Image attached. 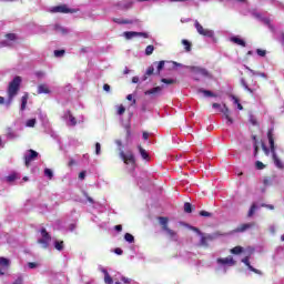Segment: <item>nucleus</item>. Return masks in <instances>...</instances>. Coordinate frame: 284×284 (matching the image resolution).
I'll list each match as a JSON object with an SVG mask.
<instances>
[{"label": "nucleus", "instance_id": "cd10ccee", "mask_svg": "<svg viewBox=\"0 0 284 284\" xmlns=\"http://www.w3.org/2000/svg\"><path fill=\"white\" fill-rule=\"evenodd\" d=\"M53 245L58 250V252H62V250H63V241L55 240Z\"/></svg>", "mask_w": 284, "mask_h": 284}, {"label": "nucleus", "instance_id": "412c9836", "mask_svg": "<svg viewBox=\"0 0 284 284\" xmlns=\"http://www.w3.org/2000/svg\"><path fill=\"white\" fill-rule=\"evenodd\" d=\"M201 240H200V245L202 247H207V241H210L212 239V236H204L203 233L202 235H200Z\"/></svg>", "mask_w": 284, "mask_h": 284}, {"label": "nucleus", "instance_id": "9b49d317", "mask_svg": "<svg viewBox=\"0 0 284 284\" xmlns=\"http://www.w3.org/2000/svg\"><path fill=\"white\" fill-rule=\"evenodd\" d=\"M51 12H59L61 14H74V12H77V9H70L68 8L67 4H61V6H57V7H53L51 9Z\"/></svg>", "mask_w": 284, "mask_h": 284}, {"label": "nucleus", "instance_id": "393cba45", "mask_svg": "<svg viewBox=\"0 0 284 284\" xmlns=\"http://www.w3.org/2000/svg\"><path fill=\"white\" fill-rule=\"evenodd\" d=\"M241 85L246 90V92H250V94H254V90L247 85V82L242 78L241 79Z\"/></svg>", "mask_w": 284, "mask_h": 284}, {"label": "nucleus", "instance_id": "dca6fc26", "mask_svg": "<svg viewBox=\"0 0 284 284\" xmlns=\"http://www.w3.org/2000/svg\"><path fill=\"white\" fill-rule=\"evenodd\" d=\"M252 227H254V223L241 224L233 232H235V233L247 232V230H252Z\"/></svg>", "mask_w": 284, "mask_h": 284}, {"label": "nucleus", "instance_id": "49530a36", "mask_svg": "<svg viewBox=\"0 0 284 284\" xmlns=\"http://www.w3.org/2000/svg\"><path fill=\"white\" fill-rule=\"evenodd\" d=\"M118 114L121 116L122 114H125V106H123V105H120L119 108H118Z\"/></svg>", "mask_w": 284, "mask_h": 284}, {"label": "nucleus", "instance_id": "09e8293b", "mask_svg": "<svg viewBox=\"0 0 284 284\" xmlns=\"http://www.w3.org/2000/svg\"><path fill=\"white\" fill-rule=\"evenodd\" d=\"M256 54H258V57H265V54H267V51L262 50V49H257Z\"/></svg>", "mask_w": 284, "mask_h": 284}, {"label": "nucleus", "instance_id": "aec40b11", "mask_svg": "<svg viewBox=\"0 0 284 284\" xmlns=\"http://www.w3.org/2000/svg\"><path fill=\"white\" fill-rule=\"evenodd\" d=\"M231 41H232V43H235L236 45H241L242 48H245V45H246L245 40H243L239 37H232Z\"/></svg>", "mask_w": 284, "mask_h": 284}, {"label": "nucleus", "instance_id": "72a5a7b5", "mask_svg": "<svg viewBox=\"0 0 284 284\" xmlns=\"http://www.w3.org/2000/svg\"><path fill=\"white\" fill-rule=\"evenodd\" d=\"M124 241H126V243H134V236L130 233H125Z\"/></svg>", "mask_w": 284, "mask_h": 284}, {"label": "nucleus", "instance_id": "4468645a", "mask_svg": "<svg viewBox=\"0 0 284 284\" xmlns=\"http://www.w3.org/2000/svg\"><path fill=\"white\" fill-rule=\"evenodd\" d=\"M53 30L58 33V34H62V37H65L68 34H70V29L61 26V24H55L53 26Z\"/></svg>", "mask_w": 284, "mask_h": 284}, {"label": "nucleus", "instance_id": "603ef678", "mask_svg": "<svg viewBox=\"0 0 284 284\" xmlns=\"http://www.w3.org/2000/svg\"><path fill=\"white\" fill-rule=\"evenodd\" d=\"M36 75L38 77V79H43L45 77V72L38 71V72H36Z\"/></svg>", "mask_w": 284, "mask_h": 284}, {"label": "nucleus", "instance_id": "0eeeda50", "mask_svg": "<svg viewBox=\"0 0 284 284\" xmlns=\"http://www.w3.org/2000/svg\"><path fill=\"white\" fill-rule=\"evenodd\" d=\"M41 237L38 239L39 245L43 247V250H48L50 246V241H52V237L50 236V233L45 231V229H41L40 231Z\"/></svg>", "mask_w": 284, "mask_h": 284}, {"label": "nucleus", "instance_id": "c9c22d12", "mask_svg": "<svg viewBox=\"0 0 284 284\" xmlns=\"http://www.w3.org/2000/svg\"><path fill=\"white\" fill-rule=\"evenodd\" d=\"M104 283L105 284H114V280L112 278V276H110V273L104 275Z\"/></svg>", "mask_w": 284, "mask_h": 284}, {"label": "nucleus", "instance_id": "de8ad7c7", "mask_svg": "<svg viewBox=\"0 0 284 284\" xmlns=\"http://www.w3.org/2000/svg\"><path fill=\"white\" fill-rule=\"evenodd\" d=\"M7 39H8V41H14V40L17 39V34H14V33H8V34H7Z\"/></svg>", "mask_w": 284, "mask_h": 284}, {"label": "nucleus", "instance_id": "ddd939ff", "mask_svg": "<svg viewBox=\"0 0 284 284\" xmlns=\"http://www.w3.org/2000/svg\"><path fill=\"white\" fill-rule=\"evenodd\" d=\"M62 119L63 121H65L67 125H71V126L77 125V118H74V115H72L70 111H67L63 114Z\"/></svg>", "mask_w": 284, "mask_h": 284}, {"label": "nucleus", "instance_id": "4c0bfd02", "mask_svg": "<svg viewBox=\"0 0 284 284\" xmlns=\"http://www.w3.org/2000/svg\"><path fill=\"white\" fill-rule=\"evenodd\" d=\"M154 52V45L150 44L145 49L146 57H150Z\"/></svg>", "mask_w": 284, "mask_h": 284}, {"label": "nucleus", "instance_id": "c756f323", "mask_svg": "<svg viewBox=\"0 0 284 284\" xmlns=\"http://www.w3.org/2000/svg\"><path fill=\"white\" fill-rule=\"evenodd\" d=\"M28 105V94H24L21 99V108L20 110H26V106Z\"/></svg>", "mask_w": 284, "mask_h": 284}, {"label": "nucleus", "instance_id": "f8f14e48", "mask_svg": "<svg viewBox=\"0 0 284 284\" xmlns=\"http://www.w3.org/2000/svg\"><path fill=\"white\" fill-rule=\"evenodd\" d=\"M123 37L128 41H130L132 39H136V37H142L143 39H149L150 34H148V32L126 31L123 33Z\"/></svg>", "mask_w": 284, "mask_h": 284}, {"label": "nucleus", "instance_id": "338daca9", "mask_svg": "<svg viewBox=\"0 0 284 284\" xmlns=\"http://www.w3.org/2000/svg\"><path fill=\"white\" fill-rule=\"evenodd\" d=\"M131 6H132V2H126L122 4L123 8H130Z\"/></svg>", "mask_w": 284, "mask_h": 284}, {"label": "nucleus", "instance_id": "69168bd1", "mask_svg": "<svg viewBox=\"0 0 284 284\" xmlns=\"http://www.w3.org/2000/svg\"><path fill=\"white\" fill-rule=\"evenodd\" d=\"M123 230V226L122 225H115V231L116 232H121Z\"/></svg>", "mask_w": 284, "mask_h": 284}, {"label": "nucleus", "instance_id": "4be33fe9", "mask_svg": "<svg viewBox=\"0 0 284 284\" xmlns=\"http://www.w3.org/2000/svg\"><path fill=\"white\" fill-rule=\"evenodd\" d=\"M138 150L144 161H150V155L148 154V151H145V149H142V146L139 145Z\"/></svg>", "mask_w": 284, "mask_h": 284}, {"label": "nucleus", "instance_id": "a19ab883", "mask_svg": "<svg viewBox=\"0 0 284 284\" xmlns=\"http://www.w3.org/2000/svg\"><path fill=\"white\" fill-rule=\"evenodd\" d=\"M163 68H165V61H159L158 62V74L161 72V70H163Z\"/></svg>", "mask_w": 284, "mask_h": 284}, {"label": "nucleus", "instance_id": "2eb2a0df", "mask_svg": "<svg viewBox=\"0 0 284 284\" xmlns=\"http://www.w3.org/2000/svg\"><path fill=\"white\" fill-rule=\"evenodd\" d=\"M242 263H244V265H246V267L251 271L254 272V274H258L261 276V274H263V272H261L257 268H254V266L250 265V257H244L242 260Z\"/></svg>", "mask_w": 284, "mask_h": 284}, {"label": "nucleus", "instance_id": "9d476101", "mask_svg": "<svg viewBox=\"0 0 284 284\" xmlns=\"http://www.w3.org/2000/svg\"><path fill=\"white\" fill-rule=\"evenodd\" d=\"M37 156H39V152L30 149L24 153V165L27 168H30V163H32V161L37 160Z\"/></svg>", "mask_w": 284, "mask_h": 284}, {"label": "nucleus", "instance_id": "37998d69", "mask_svg": "<svg viewBox=\"0 0 284 284\" xmlns=\"http://www.w3.org/2000/svg\"><path fill=\"white\" fill-rule=\"evenodd\" d=\"M95 154L97 156H100L101 155V143H95Z\"/></svg>", "mask_w": 284, "mask_h": 284}, {"label": "nucleus", "instance_id": "f03ea898", "mask_svg": "<svg viewBox=\"0 0 284 284\" xmlns=\"http://www.w3.org/2000/svg\"><path fill=\"white\" fill-rule=\"evenodd\" d=\"M20 88H21V77L17 75L9 83L8 100L6 101L7 108H10V105H12V101H14V97H17V94H19V89Z\"/></svg>", "mask_w": 284, "mask_h": 284}, {"label": "nucleus", "instance_id": "5701e85b", "mask_svg": "<svg viewBox=\"0 0 284 284\" xmlns=\"http://www.w3.org/2000/svg\"><path fill=\"white\" fill-rule=\"evenodd\" d=\"M246 70H248V72H251V74H253V77H262V79H267V74H265L263 72L254 71V70L250 69V67H246Z\"/></svg>", "mask_w": 284, "mask_h": 284}, {"label": "nucleus", "instance_id": "680f3d73", "mask_svg": "<svg viewBox=\"0 0 284 284\" xmlns=\"http://www.w3.org/2000/svg\"><path fill=\"white\" fill-rule=\"evenodd\" d=\"M142 136H143L144 141H148V139H150V133L143 132Z\"/></svg>", "mask_w": 284, "mask_h": 284}, {"label": "nucleus", "instance_id": "e433bc0d", "mask_svg": "<svg viewBox=\"0 0 284 284\" xmlns=\"http://www.w3.org/2000/svg\"><path fill=\"white\" fill-rule=\"evenodd\" d=\"M44 176H48L50 180L54 176V172L51 169H44Z\"/></svg>", "mask_w": 284, "mask_h": 284}, {"label": "nucleus", "instance_id": "5fc2aeb1", "mask_svg": "<svg viewBox=\"0 0 284 284\" xmlns=\"http://www.w3.org/2000/svg\"><path fill=\"white\" fill-rule=\"evenodd\" d=\"M7 136H8V139H17V135L12 131H9Z\"/></svg>", "mask_w": 284, "mask_h": 284}, {"label": "nucleus", "instance_id": "b1692460", "mask_svg": "<svg viewBox=\"0 0 284 284\" xmlns=\"http://www.w3.org/2000/svg\"><path fill=\"white\" fill-rule=\"evenodd\" d=\"M0 267H3V270H8L10 267V260L6 257H0Z\"/></svg>", "mask_w": 284, "mask_h": 284}, {"label": "nucleus", "instance_id": "20e7f679", "mask_svg": "<svg viewBox=\"0 0 284 284\" xmlns=\"http://www.w3.org/2000/svg\"><path fill=\"white\" fill-rule=\"evenodd\" d=\"M159 223L162 226L164 234L168 236V239H170V241H175V242L179 241V233H176V231L168 226V223H169L168 217H159Z\"/></svg>", "mask_w": 284, "mask_h": 284}, {"label": "nucleus", "instance_id": "c85d7f7f", "mask_svg": "<svg viewBox=\"0 0 284 284\" xmlns=\"http://www.w3.org/2000/svg\"><path fill=\"white\" fill-rule=\"evenodd\" d=\"M256 210H258V206L256 205V203H253L252 206H251V209H250V211H248L247 216H248V217L254 216Z\"/></svg>", "mask_w": 284, "mask_h": 284}, {"label": "nucleus", "instance_id": "f257e3e1", "mask_svg": "<svg viewBox=\"0 0 284 284\" xmlns=\"http://www.w3.org/2000/svg\"><path fill=\"white\" fill-rule=\"evenodd\" d=\"M215 263H216V266H215L216 274H227V270L236 265V261L232 255H229L226 257H217Z\"/></svg>", "mask_w": 284, "mask_h": 284}, {"label": "nucleus", "instance_id": "6e6552de", "mask_svg": "<svg viewBox=\"0 0 284 284\" xmlns=\"http://www.w3.org/2000/svg\"><path fill=\"white\" fill-rule=\"evenodd\" d=\"M189 70L192 72L193 79L195 81H199V77H196L197 74H200L201 77H206L207 79L212 78V74H210L206 69L200 67H189Z\"/></svg>", "mask_w": 284, "mask_h": 284}, {"label": "nucleus", "instance_id": "7c9ffc66", "mask_svg": "<svg viewBox=\"0 0 284 284\" xmlns=\"http://www.w3.org/2000/svg\"><path fill=\"white\" fill-rule=\"evenodd\" d=\"M231 100L233 101L234 105L237 106V110H243V105L241 104L236 97L231 95Z\"/></svg>", "mask_w": 284, "mask_h": 284}, {"label": "nucleus", "instance_id": "052dcab7", "mask_svg": "<svg viewBox=\"0 0 284 284\" xmlns=\"http://www.w3.org/2000/svg\"><path fill=\"white\" fill-rule=\"evenodd\" d=\"M114 252L115 254H118V256H121V254H123V250L121 248H115Z\"/></svg>", "mask_w": 284, "mask_h": 284}, {"label": "nucleus", "instance_id": "e2e57ef3", "mask_svg": "<svg viewBox=\"0 0 284 284\" xmlns=\"http://www.w3.org/2000/svg\"><path fill=\"white\" fill-rule=\"evenodd\" d=\"M103 91L104 92H110V84H104L103 85Z\"/></svg>", "mask_w": 284, "mask_h": 284}, {"label": "nucleus", "instance_id": "bb28decb", "mask_svg": "<svg viewBox=\"0 0 284 284\" xmlns=\"http://www.w3.org/2000/svg\"><path fill=\"white\" fill-rule=\"evenodd\" d=\"M19 179V176H17V173H11L6 178L7 183H14V181Z\"/></svg>", "mask_w": 284, "mask_h": 284}, {"label": "nucleus", "instance_id": "a878e982", "mask_svg": "<svg viewBox=\"0 0 284 284\" xmlns=\"http://www.w3.org/2000/svg\"><path fill=\"white\" fill-rule=\"evenodd\" d=\"M182 45H184V49L186 52H192V43L190 41H187L186 39H183Z\"/></svg>", "mask_w": 284, "mask_h": 284}, {"label": "nucleus", "instance_id": "0e129e2a", "mask_svg": "<svg viewBox=\"0 0 284 284\" xmlns=\"http://www.w3.org/2000/svg\"><path fill=\"white\" fill-rule=\"evenodd\" d=\"M99 270H100V272H103L104 276H105L106 274H109V273H108V270L103 268V266H100Z\"/></svg>", "mask_w": 284, "mask_h": 284}, {"label": "nucleus", "instance_id": "8fccbe9b", "mask_svg": "<svg viewBox=\"0 0 284 284\" xmlns=\"http://www.w3.org/2000/svg\"><path fill=\"white\" fill-rule=\"evenodd\" d=\"M190 230H192L193 232H196L197 236H203V233L197 227L191 226Z\"/></svg>", "mask_w": 284, "mask_h": 284}, {"label": "nucleus", "instance_id": "c03bdc74", "mask_svg": "<svg viewBox=\"0 0 284 284\" xmlns=\"http://www.w3.org/2000/svg\"><path fill=\"white\" fill-rule=\"evenodd\" d=\"M64 54H65V50H55L54 51V57L60 58V57H63Z\"/></svg>", "mask_w": 284, "mask_h": 284}, {"label": "nucleus", "instance_id": "39448f33", "mask_svg": "<svg viewBox=\"0 0 284 284\" xmlns=\"http://www.w3.org/2000/svg\"><path fill=\"white\" fill-rule=\"evenodd\" d=\"M115 144L118 145V150L120 152V158L126 165H134V154L132 152H124L123 151V142L121 140H115Z\"/></svg>", "mask_w": 284, "mask_h": 284}, {"label": "nucleus", "instance_id": "ea45409f", "mask_svg": "<svg viewBox=\"0 0 284 284\" xmlns=\"http://www.w3.org/2000/svg\"><path fill=\"white\" fill-rule=\"evenodd\" d=\"M184 212H186V214L192 213V204L190 203H184Z\"/></svg>", "mask_w": 284, "mask_h": 284}, {"label": "nucleus", "instance_id": "6e6d98bb", "mask_svg": "<svg viewBox=\"0 0 284 284\" xmlns=\"http://www.w3.org/2000/svg\"><path fill=\"white\" fill-rule=\"evenodd\" d=\"M262 149H263V152L267 155H270V149H267V146H265V144H262Z\"/></svg>", "mask_w": 284, "mask_h": 284}, {"label": "nucleus", "instance_id": "a211bd4d", "mask_svg": "<svg viewBox=\"0 0 284 284\" xmlns=\"http://www.w3.org/2000/svg\"><path fill=\"white\" fill-rule=\"evenodd\" d=\"M113 280L115 281V284H121V282H119V280L122 281V283H124V284L132 283V280H130L123 275H119L118 277L115 276Z\"/></svg>", "mask_w": 284, "mask_h": 284}, {"label": "nucleus", "instance_id": "473e14b6", "mask_svg": "<svg viewBox=\"0 0 284 284\" xmlns=\"http://www.w3.org/2000/svg\"><path fill=\"white\" fill-rule=\"evenodd\" d=\"M197 92L204 94V97H214V93H212V91H207L204 89H199Z\"/></svg>", "mask_w": 284, "mask_h": 284}, {"label": "nucleus", "instance_id": "79ce46f5", "mask_svg": "<svg viewBox=\"0 0 284 284\" xmlns=\"http://www.w3.org/2000/svg\"><path fill=\"white\" fill-rule=\"evenodd\" d=\"M255 168L257 170H264L265 169V164H263V162H261V161H256L255 162Z\"/></svg>", "mask_w": 284, "mask_h": 284}, {"label": "nucleus", "instance_id": "13d9d810", "mask_svg": "<svg viewBox=\"0 0 284 284\" xmlns=\"http://www.w3.org/2000/svg\"><path fill=\"white\" fill-rule=\"evenodd\" d=\"M80 181H83L85 179V171H82L79 173Z\"/></svg>", "mask_w": 284, "mask_h": 284}, {"label": "nucleus", "instance_id": "bf43d9fd", "mask_svg": "<svg viewBox=\"0 0 284 284\" xmlns=\"http://www.w3.org/2000/svg\"><path fill=\"white\" fill-rule=\"evenodd\" d=\"M28 267H30V270H34V267H37V263H34V262H29V263H28Z\"/></svg>", "mask_w": 284, "mask_h": 284}, {"label": "nucleus", "instance_id": "6ab92c4d", "mask_svg": "<svg viewBox=\"0 0 284 284\" xmlns=\"http://www.w3.org/2000/svg\"><path fill=\"white\" fill-rule=\"evenodd\" d=\"M38 94H50V88L47 84L38 85Z\"/></svg>", "mask_w": 284, "mask_h": 284}, {"label": "nucleus", "instance_id": "3c124183", "mask_svg": "<svg viewBox=\"0 0 284 284\" xmlns=\"http://www.w3.org/2000/svg\"><path fill=\"white\" fill-rule=\"evenodd\" d=\"M152 74H154V67H149L146 70V75L150 77Z\"/></svg>", "mask_w": 284, "mask_h": 284}, {"label": "nucleus", "instance_id": "2f4dec72", "mask_svg": "<svg viewBox=\"0 0 284 284\" xmlns=\"http://www.w3.org/2000/svg\"><path fill=\"white\" fill-rule=\"evenodd\" d=\"M114 23H120V24H130V23H134L133 20H121L119 18L113 19Z\"/></svg>", "mask_w": 284, "mask_h": 284}, {"label": "nucleus", "instance_id": "a18cd8bd", "mask_svg": "<svg viewBox=\"0 0 284 284\" xmlns=\"http://www.w3.org/2000/svg\"><path fill=\"white\" fill-rule=\"evenodd\" d=\"M161 81H162V83H165L166 85H172V83H174V80H172V79L163 78Z\"/></svg>", "mask_w": 284, "mask_h": 284}, {"label": "nucleus", "instance_id": "f3484780", "mask_svg": "<svg viewBox=\"0 0 284 284\" xmlns=\"http://www.w3.org/2000/svg\"><path fill=\"white\" fill-rule=\"evenodd\" d=\"M163 90V87H155L153 89L146 90L144 94L146 97L153 95L156 97V94H161V91Z\"/></svg>", "mask_w": 284, "mask_h": 284}, {"label": "nucleus", "instance_id": "58836bf2", "mask_svg": "<svg viewBox=\"0 0 284 284\" xmlns=\"http://www.w3.org/2000/svg\"><path fill=\"white\" fill-rule=\"evenodd\" d=\"M241 252H243V247L241 246H235L231 248V254H241Z\"/></svg>", "mask_w": 284, "mask_h": 284}, {"label": "nucleus", "instance_id": "4d7b16f0", "mask_svg": "<svg viewBox=\"0 0 284 284\" xmlns=\"http://www.w3.org/2000/svg\"><path fill=\"white\" fill-rule=\"evenodd\" d=\"M85 199L89 201V203H94V199H92L88 193H84Z\"/></svg>", "mask_w": 284, "mask_h": 284}, {"label": "nucleus", "instance_id": "f704fd0d", "mask_svg": "<svg viewBox=\"0 0 284 284\" xmlns=\"http://www.w3.org/2000/svg\"><path fill=\"white\" fill-rule=\"evenodd\" d=\"M37 125V119H30L26 122L27 128H34Z\"/></svg>", "mask_w": 284, "mask_h": 284}, {"label": "nucleus", "instance_id": "7ed1b4c3", "mask_svg": "<svg viewBox=\"0 0 284 284\" xmlns=\"http://www.w3.org/2000/svg\"><path fill=\"white\" fill-rule=\"evenodd\" d=\"M274 130L270 129L267 132V139L271 148V152L273 155L274 165L277 166L278 170H284V163L278 159V155H276V148L274 146Z\"/></svg>", "mask_w": 284, "mask_h": 284}, {"label": "nucleus", "instance_id": "1a4fd4ad", "mask_svg": "<svg viewBox=\"0 0 284 284\" xmlns=\"http://www.w3.org/2000/svg\"><path fill=\"white\" fill-rule=\"evenodd\" d=\"M194 28L196 29V32L201 34V37H207L209 39H213L214 37V30L205 29L203 26L195 20Z\"/></svg>", "mask_w": 284, "mask_h": 284}, {"label": "nucleus", "instance_id": "864d4df0", "mask_svg": "<svg viewBox=\"0 0 284 284\" xmlns=\"http://www.w3.org/2000/svg\"><path fill=\"white\" fill-rule=\"evenodd\" d=\"M200 216H212V213H210L207 211H201Z\"/></svg>", "mask_w": 284, "mask_h": 284}, {"label": "nucleus", "instance_id": "774afa93", "mask_svg": "<svg viewBox=\"0 0 284 284\" xmlns=\"http://www.w3.org/2000/svg\"><path fill=\"white\" fill-rule=\"evenodd\" d=\"M132 83H139V78L138 77H133L132 78Z\"/></svg>", "mask_w": 284, "mask_h": 284}, {"label": "nucleus", "instance_id": "423d86ee", "mask_svg": "<svg viewBox=\"0 0 284 284\" xmlns=\"http://www.w3.org/2000/svg\"><path fill=\"white\" fill-rule=\"evenodd\" d=\"M212 108L222 112L224 119L226 120V125H232V123H234V120L232 119V116H230V109L227 108V105L223 104V106H221V104L219 103H213Z\"/></svg>", "mask_w": 284, "mask_h": 284}]
</instances>
